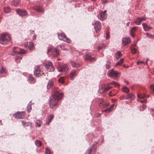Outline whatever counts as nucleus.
<instances>
[{
  "instance_id": "a19ab883",
  "label": "nucleus",
  "mask_w": 154,
  "mask_h": 154,
  "mask_svg": "<svg viewBox=\"0 0 154 154\" xmlns=\"http://www.w3.org/2000/svg\"><path fill=\"white\" fill-rule=\"evenodd\" d=\"M99 91V92L101 93H103V92H105V88H103V87H101L100 88Z\"/></svg>"
},
{
  "instance_id": "de8ad7c7",
  "label": "nucleus",
  "mask_w": 154,
  "mask_h": 154,
  "mask_svg": "<svg viewBox=\"0 0 154 154\" xmlns=\"http://www.w3.org/2000/svg\"><path fill=\"white\" fill-rule=\"evenodd\" d=\"M54 51L56 53V56H58L59 55V51L56 48H54Z\"/></svg>"
},
{
  "instance_id": "603ef678",
  "label": "nucleus",
  "mask_w": 154,
  "mask_h": 154,
  "mask_svg": "<svg viewBox=\"0 0 154 154\" xmlns=\"http://www.w3.org/2000/svg\"><path fill=\"white\" fill-rule=\"evenodd\" d=\"M60 48L62 49V50H66V49L65 48H64V47L63 46H60Z\"/></svg>"
},
{
  "instance_id": "4c0bfd02",
  "label": "nucleus",
  "mask_w": 154,
  "mask_h": 154,
  "mask_svg": "<svg viewBox=\"0 0 154 154\" xmlns=\"http://www.w3.org/2000/svg\"><path fill=\"white\" fill-rule=\"evenodd\" d=\"M110 84L111 85H114L116 86L119 87L120 86L119 84L117 82H116L114 81H112L110 83Z\"/></svg>"
},
{
  "instance_id": "aec40b11",
  "label": "nucleus",
  "mask_w": 154,
  "mask_h": 154,
  "mask_svg": "<svg viewBox=\"0 0 154 154\" xmlns=\"http://www.w3.org/2000/svg\"><path fill=\"white\" fill-rule=\"evenodd\" d=\"M142 25L143 27V29L145 31H148L150 29L152 28V27L148 26L146 23H143Z\"/></svg>"
},
{
  "instance_id": "69168bd1",
  "label": "nucleus",
  "mask_w": 154,
  "mask_h": 154,
  "mask_svg": "<svg viewBox=\"0 0 154 154\" xmlns=\"http://www.w3.org/2000/svg\"><path fill=\"white\" fill-rule=\"evenodd\" d=\"M30 33H32L33 32V30H30Z\"/></svg>"
},
{
  "instance_id": "09e8293b",
  "label": "nucleus",
  "mask_w": 154,
  "mask_h": 154,
  "mask_svg": "<svg viewBox=\"0 0 154 154\" xmlns=\"http://www.w3.org/2000/svg\"><path fill=\"white\" fill-rule=\"evenodd\" d=\"M104 88H105V91H106L109 90L111 88H112V87L111 86H107V87Z\"/></svg>"
},
{
  "instance_id": "0eeeda50",
  "label": "nucleus",
  "mask_w": 154,
  "mask_h": 154,
  "mask_svg": "<svg viewBox=\"0 0 154 154\" xmlns=\"http://www.w3.org/2000/svg\"><path fill=\"white\" fill-rule=\"evenodd\" d=\"M109 105V103H106L102 99H100L99 101V106L100 108H107Z\"/></svg>"
},
{
  "instance_id": "2f4dec72",
  "label": "nucleus",
  "mask_w": 154,
  "mask_h": 154,
  "mask_svg": "<svg viewBox=\"0 0 154 154\" xmlns=\"http://www.w3.org/2000/svg\"><path fill=\"white\" fill-rule=\"evenodd\" d=\"M34 47V44L32 42H30L29 43V45L28 46V48L30 50H32Z\"/></svg>"
},
{
  "instance_id": "393cba45",
  "label": "nucleus",
  "mask_w": 154,
  "mask_h": 154,
  "mask_svg": "<svg viewBox=\"0 0 154 154\" xmlns=\"http://www.w3.org/2000/svg\"><path fill=\"white\" fill-rule=\"evenodd\" d=\"M34 9L38 12H43V9L42 7L37 6L34 7Z\"/></svg>"
},
{
  "instance_id": "a211bd4d",
  "label": "nucleus",
  "mask_w": 154,
  "mask_h": 154,
  "mask_svg": "<svg viewBox=\"0 0 154 154\" xmlns=\"http://www.w3.org/2000/svg\"><path fill=\"white\" fill-rule=\"evenodd\" d=\"M137 27L134 26L132 27L130 31V34L131 36L133 37H134V32L136 31L137 30Z\"/></svg>"
},
{
  "instance_id": "052dcab7",
  "label": "nucleus",
  "mask_w": 154,
  "mask_h": 154,
  "mask_svg": "<svg viewBox=\"0 0 154 154\" xmlns=\"http://www.w3.org/2000/svg\"><path fill=\"white\" fill-rule=\"evenodd\" d=\"M107 2V0H103V3L104 4L106 3Z\"/></svg>"
},
{
  "instance_id": "4be33fe9",
  "label": "nucleus",
  "mask_w": 154,
  "mask_h": 154,
  "mask_svg": "<svg viewBox=\"0 0 154 154\" xmlns=\"http://www.w3.org/2000/svg\"><path fill=\"white\" fill-rule=\"evenodd\" d=\"M54 85V82L52 79H50L48 83L47 88L48 89H49Z\"/></svg>"
},
{
  "instance_id": "a18cd8bd",
  "label": "nucleus",
  "mask_w": 154,
  "mask_h": 154,
  "mask_svg": "<svg viewBox=\"0 0 154 154\" xmlns=\"http://www.w3.org/2000/svg\"><path fill=\"white\" fill-rule=\"evenodd\" d=\"M29 79L31 81H33L34 80V79L32 75H29Z\"/></svg>"
},
{
  "instance_id": "f8f14e48",
  "label": "nucleus",
  "mask_w": 154,
  "mask_h": 154,
  "mask_svg": "<svg viewBox=\"0 0 154 154\" xmlns=\"http://www.w3.org/2000/svg\"><path fill=\"white\" fill-rule=\"evenodd\" d=\"M41 72L42 73V72H41L39 66H38L34 72V75L35 77H37L41 75Z\"/></svg>"
},
{
  "instance_id": "20e7f679",
  "label": "nucleus",
  "mask_w": 154,
  "mask_h": 154,
  "mask_svg": "<svg viewBox=\"0 0 154 154\" xmlns=\"http://www.w3.org/2000/svg\"><path fill=\"white\" fill-rule=\"evenodd\" d=\"M69 68L66 65L61 66L60 65L57 66V70L59 72H61L64 74H66L69 69Z\"/></svg>"
},
{
  "instance_id": "680f3d73",
  "label": "nucleus",
  "mask_w": 154,
  "mask_h": 154,
  "mask_svg": "<svg viewBox=\"0 0 154 154\" xmlns=\"http://www.w3.org/2000/svg\"><path fill=\"white\" fill-rule=\"evenodd\" d=\"M106 10H105L104 11H102V13L103 14H104V13L105 14H106Z\"/></svg>"
},
{
  "instance_id": "423d86ee",
  "label": "nucleus",
  "mask_w": 154,
  "mask_h": 154,
  "mask_svg": "<svg viewBox=\"0 0 154 154\" xmlns=\"http://www.w3.org/2000/svg\"><path fill=\"white\" fill-rule=\"evenodd\" d=\"M46 70L49 72L54 71V67L53 66L52 63L51 62H48L44 66Z\"/></svg>"
},
{
  "instance_id": "4d7b16f0",
  "label": "nucleus",
  "mask_w": 154,
  "mask_h": 154,
  "mask_svg": "<svg viewBox=\"0 0 154 154\" xmlns=\"http://www.w3.org/2000/svg\"><path fill=\"white\" fill-rule=\"evenodd\" d=\"M149 60V59L148 58H147L146 60V62H145V63L144 64H145L146 65H148V64L147 61Z\"/></svg>"
},
{
  "instance_id": "473e14b6",
  "label": "nucleus",
  "mask_w": 154,
  "mask_h": 154,
  "mask_svg": "<svg viewBox=\"0 0 154 154\" xmlns=\"http://www.w3.org/2000/svg\"><path fill=\"white\" fill-rule=\"evenodd\" d=\"M35 123L38 127H40L42 123V122L39 120H36Z\"/></svg>"
},
{
  "instance_id": "c9c22d12",
  "label": "nucleus",
  "mask_w": 154,
  "mask_h": 154,
  "mask_svg": "<svg viewBox=\"0 0 154 154\" xmlns=\"http://www.w3.org/2000/svg\"><path fill=\"white\" fill-rule=\"evenodd\" d=\"M124 59L123 58L121 59L119 61L116 63V66L121 65L123 62Z\"/></svg>"
},
{
  "instance_id": "49530a36",
  "label": "nucleus",
  "mask_w": 154,
  "mask_h": 154,
  "mask_svg": "<svg viewBox=\"0 0 154 154\" xmlns=\"http://www.w3.org/2000/svg\"><path fill=\"white\" fill-rule=\"evenodd\" d=\"M150 89L153 93H154V85L152 84L150 86Z\"/></svg>"
},
{
  "instance_id": "13d9d810",
  "label": "nucleus",
  "mask_w": 154,
  "mask_h": 154,
  "mask_svg": "<svg viewBox=\"0 0 154 154\" xmlns=\"http://www.w3.org/2000/svg\"><path fill=\"white\" fill-rule=\"evenodd\" d=\"M36 36L35 35H34L33 36L32 39L33 40H35L36 39Z\"/></svg>"
},
{
  "instance_id": "b1692460",
  "label": "nucleus",
  "mask_w": 154,
  "mask_h": 154,
  "mask_svg": "<svg viewBox=\"0 0 154 154\" xmlns=\"http://www.w3.org/2000/svg\"><path fill=\"white\" fill-rule=\"evenodd\" d=\"M114 106V105H112L109 108L103 110V112H105L107 113L110 112L113 109Z\"/></svg>"
},
{
  "instance_id": "ea45409f",
  "label": "nucleus",
  "mask_w": 154,
  "mask_h": 154,
  "mask_svg": "<svg viewBox=\"0 0 154 154\" xmlns=\"http://www.w3.org/2000/svg\"><path fill=\"white\" fill-rule=\"evenodd\" d=\"M131 51L133 54H135L136 53L137 50L134 47L131 48Z\"/></svg>"
},
{
  "instance_id": "c756f323",
  "label": "nucleus",
  "mask_w": 154,
  "mask_h": 154,
  "mask_svg": "<svg viewBox=\"0 0 154 154\" xmlns=\"http://www.w3.org/2000/svg\"><path fill=\"white\" fill-rule=\"evenodd\" d=\"M31 102L28 104V105L27 106V111L28 112H30L31 110L32 107H31Z\"/></svg>"
},
{
  "instance_id": "1a4fd4ad",
  "label": "nucleus",
  "mask_w": 154,
  "mask_h": 154,
  "mask_svg": "<svg viewBox=\"0 0 154 154\" xmlns=\"http://www.w3.org/2000/svg\"><path fill=\"white\" fill-rule=\"evenodd\" d=\"M25 112L23 111L22 112H18L16 113L14 115L15 118L19 119H23L24 117Z\"/></svg>"
},
{
  "instance_id": "4468645a",
  "label": "nucleus",
  "mask_w": 154,
  "mask_h": 154,
  "mask_svg": "<svg viewBox=\"0 0 154 154\" xmlns=\"http://www.w3.org/2000/svg\"><path fill=\"white\" fill-rule=\"evenodd\" d=\"M16 12L17 14L20 16H25L27 14L26 11L21 10L19 9H17Z\"/></svg>"
},
{
  "instance_id": "9d476101",
  "label": "nucleus",
  "mask_w": 154,
  "mask_h": 154,
  "mask_svg": "<svg viewBox=\"0 0 154 154\" xmlns=\"http://www.w3.org/2000/svg\"><path fill=\"white\" fill-rule=\"evenodd\" d=\"M107 16V14H103L102 11H100L99 14L98 15V17L99 19L101 20H103L106 19Z\"/></svg>"
},
{
  "instance_id": "338daca9",
  "label": "nucleus",
  "mask_w": 154,
  "mask_h": 154,
  "mask_svg": "<svg viewBox=\"0 0 154 154\" xmlns=\"http://www.w3.org/2000/svg\"><path fill=\"white\" fill-rule=\"evenodd\" d=\"M101 116V114H98V115H97L98 117H100Z\"/></svg>"
},
{
  "instance_id": "6e6552de",
  "label": "nucleus",
  "mask_w": 154,
  "mask_h": 154,
  "mask_svg": "<svg viewBox=\"0 0 154 154\" xmlns=\"http://www.w3.org/2000/svg\"><path fill=\"white\" fill-rule=\"evenodd\" d=\"M58 38L60 40H63L64 42H69L70 40L66 37L65 35L63 33L58 34Z\"/></svg>"
},
{
  "instance_id": "6ab92c4d",
  "label": "nucleus",
  "mask_w": 154,
  "mask_h": 154,
  "mask_svg": "<svg viewBox=\"0 0 154 154\" xmlns=\"http://www.w3.org/2000/svg\"><path fill=\"white\" fill-rule=\"evenodd\" d=\"M54 116L52 115H49L46 119V123L47 125H49L51 121L53 119Z\"/></svg>"
},
{
  "instance_id": "a878e982",
  "label": "nucleus",
  "mask_w": 154,
  "mask_h": 154,
  "mask_svg": "<svg viewBox=\"0 0 154 154\" xmlns=\"http://www.w3.org/2000/svg\"><path fill=\"white\" fill-rule=\"evenodd\" d=\"M70 64L72 66L74 67L78 68L80 66V64L78 63H76L73 62V61H71Z\"/></svg>"
},
{
  "instance_id": "e2e57ef3",
  "label": "nucleus",
  "mask_w": 154,
  "mask_h": 154,
  "mask_svg": "<svg viewBox=\"0 0 154 154\" xmlns=\"http://www.w3.org/2000/svg\"><path fill=\"white\" fill-rule=\"evenodd\" d=\"M130 23L129 22H128L127 24L126 25L127 26H128L129 25Z\"/></svg>"
},
{
  "instance_id": "c85d7f7f",
  "label": "nucleus",
  "mask_w": 154,
  "mask_h": 154,
  "mask_svg": "<svg viewBox=\"0 0 154 154\" xmlns=\"http://www.w3.org/2000/svg\"><path fill=\"white\" fill-rule=\"evenodd\" d=\"M122 56L121 53L120 51H118L116 54V58L118 59Z\"/></svg>"
},
{
  "instance_id": "cd10ccee",
  "label": "nucleus",
  "mask_w": 154,
  "mask_h": 154,
  "mask_svg": "<svg viewBox=\"0 0 154 154\" xmlns=\"http://www.w3.org/2000/svg\"><path fill=\"white\" fill-rule=\"evenodd\" d=\"M19 2L16 0L12 1L11 2V5H12L16 6H17L19 3Z\"/></svg>"
},
{
  "instance_id": "79ce46f5",
  "label": "nucleus",
  "mask_w": 154,
  "mask_h": 154,
  "mask_svg": "<svg viewBox=\"0 0 154 154\" xmlns=\"http://www.w3.org/2000/svg\"><path fill=\"white\" fill-rule=\"evenodd\" d=\"M145 96V95L144 94H140L137 95V97L138 98H143Z\"/></svg>"
},
{
  "instance_id": "58836bf2",
  "label": "nucleus",
  "mask_w": 154,
  "mask_h": 154,
  "mask_svg": "<svg viewBox=\"0 0 154 154\" xmlns=\"http://www.w3.org/2000/svg\"><path fill=\"white\" fill-rule=\"evenodd\" d=\"M45 154H51V151L49 148H46Z\"/></svg>"
},
{
  "instance_id": "bf43d9fd",
  "label": "nucleus",
  "mask_w": 154,
  "mask_h": 154,
  "mask_svg": "<svg viewBox=\"0 0 154 154\" xmlns=\"http://www.w3.org/2000/svg\"><path fill=\"white\" fill-rule=\"evenodd\" d=\"M136 46V44H132L131 46V48L133 47V46L135 47Z\"/></svg>"
},
{
  "instance_id": "774afa93",
  "label": "nucleus",
  "mask_w": 154,
  "mask_h": 154,
  "mask_svg": "<svg viewBox=\"0 0 154 154\" xmlns=\"http://www.w3.org/2000/svg\"><path fill=\"white\" fill-rule=\"evenodd\" d=\"M98 48L99 49H101L102 48V47H99Z\"/></svg>"
},
{
  "instance_id": "39448f33",
  "label": "nucleus",
  "mask_w": 154,
  "mask_h": 154,
  "mask_svg": "<svg viewBox=\"0 0 154 154\" xmlns=\"http://www.w3.org/2000/svg\"><path fill=\"white\" fill-rule=\"evenodd\" d=\"M18 48L17 47H14L13 51L11 54L12 55H14L19 54H24L26 53L25 51L23 49H20L19 51L16 50Z\"/></svg>"
},
{
  "instance_id": "5701e85b",
  "label": "nucleus",
  "mask_w": 154,
  "mask_h": 154,
  "mask_svg": "<svg viewBox=\"0 0 154 154\" xmlns=\"http://www.w3.org/2000/svg\"><path fill=\"white\" fill-rule=\"evenodd\" d=\"M127 99H130L131 100H133L134 98V95L132 93L128 94L126 96Z\"/></svg>"
},
{
  "instance_id": "7ed1b4c3",
  "label": "nucleus",
  "mask_w": 154,
  "mask_h": 154,
  "mask_svg": "<svg viewBox=\"0 0 154 154\" xmlns=\"http://www.w3.org/2000/svg\"><path fill=\"white\" fill-rule=\"evenodd\" d=\"M119 73L116 71H114L113 69L109 70L107 72V75L114 79H116L118 77Z\"/></svg>"
},
{
  "instance_id": "f257e3e1",
  "label": "nucleus",
  "mask_w": 154,
  "mask_h": 154,
  "mask_svg": "<svg viewBox=\"0 0 154 154\" xmlns=\"http://www.w3.org/2000/svg\"><path fill=\"white\" fill-rule=\"evenodd\" d=\"M63 94L61 93H60L58 91H56L50 98L49 103L51 108L56 106L58 101L62 97Z\"/></svg>"
},
{
  "instance_id": "6e6d98bb",
  "label": "nucleus",
  "mask_w": 154,
  "mask_h": 154,
  "mask_svg": "<svg viewBox=\"0 0 154 154\" xmlns=\"http://www.w3.org/2000/svg\"><path fill=\"white\" fill-rule=\"evenodd\" d=\"M51 50V48H49L48 49V50H47V53H48Z\"/></svg>"
},
{
  "instance_id": "3c124183",
  "label": "nucleus",
  "mask_w": 154,
  "mask_h": 154,
  "mask_svg": "<svg viewBox=\"0 0 154 154\" xmlns=\"http://www.w3.org/2000/svg\"><path fill=\"white\" fill-rule=\"evenodd\" d=\"M110 35L108 32H107L106 33V38L107 39L109 37Z\"/></svg>"
},
{
  "instance_id": "864d4df0",
  "label": "nucleus",
  "mask_w": 154,
  "mask_h": 154,
  "mask_svg": "<svg viewBox=\"0 0 154 154\" xmlns=\"http://www.w3.org/2000/svg\"><path fill=\"white\" fill-rule=\"evenodd\" d=\"M17 57L16 58V60H21L22 59V57H18V56H17Z\"/></svg>"
},
{
  "instance_id": "f704fd0d",
  "label": "nucleus",
  "mask_w": 154,
  "mask_h": 154,
  "mask_svg": "<svg viewBox=\"0 0 154 154\" xmlns=\"http://www.w3.org/2000/svg\"><path fill=\"white\" fill-rule=\"evenodd\" d=\"M4 11L6 13H8L10 12L11 9L8 7H5L4 8Z\"/></svg>"
},
{
  "instance_id": "8fccbe9b",
  "label": "nucleus",
  "mask_w": 154,
  "mask_h": 154,
  "mask_svg": "<svg viewBox=\"0 0 154 154\" xmlns=\"http://www.w3.org/2000/svg\"><path fill=\"white\" fill-rule=\"evenodd\" d=\"M145 62L143 61H138L137 62V65H139L140 63H144Z\"/></svg>"
},
{
  "instance_id": "9b49d317",
  "label": "nucleus",
  "mask_w": 154,
  "mask_h": 154,
  "mask_svg": "<svg viewBox=\"0 0 154 154\" xmlns=\"http://www.w3.org/2000/svg\"><path fill=\"white\" fill-rule=\"evenodd\" d=\"M131 42L130 38L128 37H125L122 38V43L124 46L129 44Z\"/></svg>"
},
{
  "instance_id": "c03bdc74",
  "label": "nucleus",
  "mask_w": 154,
  "mask_h": 154,
  "mask_svg": "<svg viewBox=\"0 0 154 154\" xmlns=\"http://www.w3.org/2000/svg\"><path fill=\"white\" fill-rule=\"evenodd\" d=\"M5 69L3 67H2V68L0 69V74L2 73L5 72Z\"/></svg>"
},
{
  "instance_id": "37998d69",
  "label": "nucleus",
  "mask_w": 154,
  "mask_h": 154,
  "mask_svg": "<svg viewBox=\"0 0 154 154\" xmlns=\"http://www.w3.org/2000/svg\"><path fill=\"white\" fill-rule=\"evenodd\" d=\"M58 82L61 83H63L64 82V80L63 77L60 78L58 79Z\"/></svg>"
},
{
  "instance_id": "72a5a7b5",
  "label": "nucleus",
  "mask_w": 154,
  "mask_h": 154,
  "mask_svg": "<svg viewBox=\"0 0 154 154\" xmlns=\"http://www.w3.org/2000/svg\"><path fill=\"white\" fill-rule=\"evenodd\" d=\"M85 59L86 60H90V61L94 59L93 58H91L90 55H86Z\"/></svg>"
},
{
  "instance_id": "f03ea898",
  "label": "nucleus",
  "mask_w": 154,
  "mask_h": 154,
  "mask_svg": "<svg viewBox=\"0 0 154 154\" xmlns=\"http://www.w3.org/2000/svg\"><path fill=\"white\" fill-rule=\"evenodd\" d=\"M11 39V35L6 32L2 34L0 36V43L2 44H6Z\"/></svg>"
},
{
  "instance_id": "2eb2a0df",
  "label": "nucleus",
  "mask_w": 154,
  "mask_h": 154,
  "mask_svg": "<svg viewBox=\"0 0 154 154\" xmlns=\"http://www.w3.org/2000/svg\"><path fill=\"white\" fill-rule=\"evenodd\" d=\"M77 74L76 70H71L69 76L71 80H72L74 79Z\"/></svg>"
},
{
  "instance_id": "0e129e2a",
  "label": "nucleus",
  "mask_w": 154,
  "mask_h": 154,
  "mask_svg": "<svg viewBox=\"0 0 154 154\" xmlns=\"http://www.w3.org/2000/svg\"><path fill=\"white\" fill-rule=\"evenodd\" d=\"M143 101H144V103H146L147 102V101L146 100H143Z\"/></svg>"
},
{
  "instance_id": "e433bc0d",
  "label": "nucleus",
  "mask_w": 154,
  "mask_h": 154,
  "mask_svg": "<svg viewBox=\"0 0 154 154\" xmlns=\"http://www.w3.org/2000/svg\"><path fill=\"white\" fill-rule=\"evenodd\" d=\"M123 91L126 93H128L129 91V89L127 87H124L122 89Z\"/></svg>"
},
{
  "instance_id": "5fc2aeb1",
  "label": "nucleus",
  "mask_w": 154,
  "mask_h": 154,
  "mask_svg": "<svg viewBox=\"0 0 154 154\" xmlns=\"http://www.w3.org/2000/svg\"><path fill=\"white\" fill-rule=\"evenodd\" d=\"M112 92L111 91H110L109 92V96H112L114 95H112Z\"/></svg>"
},
{
  "instance_id": "7c9ffc66",
  "label": "nucleus",
  "mask_w": 154,
  "mask_h": 154,
  "mask_svg": "<svg viewBox=\"0 0 154 154\" xmlns=\"http://www.w3.org/2000/svg\"><path fill=\"white\" fill-rule=\"evenodd\" d=\"M111 66V62L109 60H107L106 62V67L107 69H109Z\"/></svg>"
},
{
  "instance_id": "ddd939ff",
  "label": "nucleus",
  "mask_w": 154,
  "mask_h": 154,
  "mask_svg": "<svg viewBox=\"0 0 154 154\" xmlns=\"http://www.w3.org/2000/svg\"><path fill=\"white\" fill-rule=\"evenodd\" d=\"M94 28L97 32L99 31L101 29L100 23L99 21H97L94 24Z\"/></svg>"
},
{
  "instance_id": "412c9836",
  "label": "nucleus",
  "mask_w": 154,
  "mask_h": 154,
  "mask_svg": "<svg viewBox=\"0 0 154 154\" xmlns=\"http://www.w3.org/2000/svg\"><path fill=\"white\" fill-rule=\"evenodd\" d=\"M22 124L24 127H27L28 126H31L32 125V123L30 122H27L25 121L22 120L21 121Z\"/></svg>"
},
{
  "instance_id": "bb28decb",
  "label": "nucleus",
  "mask_w": 154,
  "mask_h": 154,
  "mask_svg": "<svg viewBox=\"0 0 154 154\" xmlns=\"http://www.w3.org/2000/svg\"><path fill=\"white\" fill-rule=\"evenodd\" d=\"M35 145L38 147L42 145V143L41 142L38 140H35Z\"/></svg>"
},
{
  "instance_id": "f3484780",
  "label": "nucleus",
  "mask_w": 154,
  "mask_h": 154,
  "mask_svg": "<svg viewBox=\"0 0 154 154\" xmlns=\"http://www.w3.org/2000/svg\"><path fill=\"white\" fill-rule=\"evenodd\" d=\"M96 146L94 144L93 147H91V148H90L89 149H88L85 154H90L91 151V150H94V152H95L96 150Z\"/></svg>"
},
{
  "instance_id": "dca6fc26",
  "label": "nucleus",
  "mask_w": 154,
  "mask_h": 154,
  "mask_svg": "<svg viewBox=\"0 0 154 154\" xmlns=\"http://www.w3.org/2000/svg\"><path fill=\"white\" fill-rule=\"evenodd\" d=\"M145 18L144 17H138L134 21V23L137 25H139L140 23L143 21L145 20Z\"/></svg>"
}]
</instances>
